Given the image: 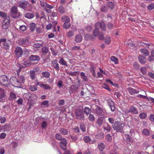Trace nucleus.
<instances>
[{"label": "nucleus", "instance_id": "31", "mask_svg": "<svg viewBox=\"0 0 154 154\" xmlns=\"http://www.w3.org/2000/svg\"><path fill=\"white\" fill-rule=\"evenodd\" d=\"M60 132L64 135H66L68 133L67 130L64 128H61L59 131Z\"/></svg>", "mask_w": 154, "mask_h": 154}, {"label": "nucleus", "instance_id": "40", "mask_svg": "<svg viewBox=\"0 0 154 154\" xmlns=\"http://www.w3.org/2000/svg\"><path fill=\"white\" fill-rule=\"evenodd\" d=\"M100 10L101 12H106L108 10V8L106 6L102 5L100 7Z\"/></svg>", "mask_w": 154, "mask_h": 154}, {"label": "nucleus", "instance_id": "6", "mask_svg": "<svg viewBox=\"0 0 154 154\" xmlns=\"http://www.w3.org/2000/svg\"><path fill=\"white\" fill-rule=\"evenodd\" d=\"M96 108L94 110V113L97 115L98 117L103 116V110L102 108L97 105H95Z\"/></svg>", "mask_w": 154, "mask_h": 154}, {"label": "nucleus", "instance_id": "27", "mask_svg": "<svg viewBox=\"0 0 154 154\" xmlns=\"http://www.w3.org/2000/svg\"><path fill=\"white\" fill-rule=\"evenodd\" d=\"M140 52L141 54L146 57L148 56L149 54V51L146 48L141 49L140 50Z\"/></svg>", "mask_w": 154, "mask_h": 154}, {"label": "nucleus", "instance_id": "44", "mask_svg": "<svg viewBox=\"0 0 154 154\" xmlns=\"http://www.w3.org/2000/svg\"><path fill=\"white\" fill-rule=\"evenodd\" d=\"M36 85H31L29 86V89L31 91H34L37 90V88Z\"/></svg>", "mask_w": 154, "mask_h": 154}, {"label": "nucleus", "instance_id": "4", "mask_svg": "<svg viewBox=\"0 0 154 154\" xmlns=\"http://www.w3.org/2000/svg\"><path fill=\"white\" fill-rule=\"evenodd\" d=\"M40 3V5L48 13H50L51 12L50 9H52L54 7L53 6L48 4L42 1H41Z\"/></svg>", "mask_w": 154, "mask_h": 154}, {"label": "nucleus", "instance_id": "57", "mask_svg": "<svg viewBox=\"0 0 154 154\" xmlns=\"http://www.w3.org/2000/svg\"><path fill=\"white\" fill-rule=\"evenodd\" d=\"M139 117L141 119H144L147 117V115L145 112H142L139 115Z\"/></svg>", "mask_w": 154, "mask_h": 154}, {"label": "nucleus", "instance_id": "51", "mask_svg": "<svg viewBox=\"0 0 154 154\" xmlns=\"http://www.w3.org/2000/svg\"><path fill=\"white\" fill-rule=\"evenodd\" d=\"M56 139L59 140H61L63 137H62L60 133L56 134L55 135Z\"/></svg>", "mask_w": 154, "mask_h": 154}, {"label": "nucleus", "instance_id": "22", "mask_svg": "<svg viewBox=\"0 0 154 154\" xmlns=\"http://www.w3.org/2000/svg\"><path fill=\"white\" fill-rule=\"evenodd\" d=\"M29 58L31 61H38L40 59L39 57L37 55H31Z\"/></svg>", "mask_w": 154, "mask_h": 154}, {"label": "nucleus", "instance_id": "5", "mask_svg": "<svg viewBox=\"0 0 154 154\" xmlns=\"http://www.w3.org/2000/svg\"><path fill=\"white\" fill-rule=\"evenodd\" d=\"M76 118L81 120H83L84 119V116L83 113L82 109H76L75 112Z\"/></svg>", "mask_w": 154, "mask_h": 154}, {"label": "nucleus", "instance_id": "2", "mask_svg": "<svg viewBox=\"0 0 154 154\" xmlns=\"http://www.w3.org/2000/svg\"><path fill=\"white\" fill-rule=\"evenodd\" d=\"M10 82L14 87L20 88L21 86V82L15 76H12L10 79Z\"/></svg>", "mask_w": 154, "mask_h": 154}, {"label": "nucleus", "instance_id": "45", "mask_svg": "<svg viewBox=\"0 0 154 154\" xmlns=\"http://www.w3.org/2000/svg\"><path fill=\"white\" fill-rule=\"evenodd\" d=\"M58 11L59 12L62 14H64L65 12V9L62 5H60L59 7Z\"/></svg>", "mask_w": 154, "mask_h": 154}, {"label": "nucleus", "instance_id": "21", "mask_svg": "<svg viewBox=\"0 0 154 154\" xmlns=\"http://www.w3.org/2000/svg\"><path fill=\"white\" fill-rule=\"evenodd\" d=\"M3 47L6 50H8L9 49L10 45L11 42L9 40L6 41V40L5 42H3Z\"/></svg>", "mask_w": 154, "mask_h": 154}, {"label": "nucleus", "instance_id": "36", "mask_svg": "<svg viewBox=\"0 0 154 154\" xmlns=\"http://www.w3.org/2000/svg\"><path fill=\"white\" fill-rule=\"evenodd\" d=\"M70 21L64 22L63 23V26L64 28L66 29H68L71 26V24L69 23Z\"/></svg>", "mask_w": 154, "mask_h": 154}, {"label": "nucleus", "instance_id": "63", "mask_svg": "<svg viewBox=\"0 0 154 154\" xmlns=\"http://www.w3.org/2000/svg\"><path fill=\"white\" fill-rule=\"evenodd\" d=\"M74 35V32L72 31H69L67 33V36L69 37L72 36Z\"/></svg>", "mask_w": 154, "mask_h": 154}, {"label": "nucleus", "instance_id": "61", "mask_svg": "<svg viewBox=\"0 0 154 154\" xmlns=\"http://www.w3.org/2000/svg\"><path fill=\"white\" fill-rule=\"evenodd\" d=\"M49 103V101L48 100H45L43 101L41 103V105L45 107H47L48 106Z\"/></svg>", "mask_w": 154, "mask_h": 154}, {"label": "nucleus", "instance_id": "19", "mask_svg": "<svg viewBox=\"0 0 154 154\" xmlns=\"http://www.w3.org/2000/svg\"><path fill=\"white\" fill-rule=\"evenodd\" d=\"M128 90L130 94L133 95L135 94H137L139 93V91L135 89H134L131 88H128Z\"/></svg>", "mask_w": 154, "mask_h": 154}, {"label": "nucleus", "instance_id": "39", "mask_svg": "<svg viewBox=\"0 0 154 154\" xmlns=\"http://www.w3.org/2000/svg\"><path fill=\"white\" fill-rule=\"evenodd\" d=\"M17 98L16 95L13 92H11L9 94V100H13Z\"/></svg>", "mask_w": 154, "mask_h": 154}, {"label": "nucleus", "instance_id": "41", "mask_svg": "<svg viewBox=\"0 0 154 154\" xmlns=\"http://www.w3.org/2000/svg\"><path fill=\"white\" fill-rule=\"evenodd\" d=\"M70 137L72 141L73 142H75L78 138V136L74 134L71 135Z\"/></svg>", "mask_w": 154, "mask_h": 154}, {"label": "nucleus", "instance_id": "47", "mask_svg": "<svg viewBox=\"0 0 154 154\" xmlns=\"http://www.w3.org/2000/svg\"><path fill=\"white\" fill-rule=\"evenodd\" d=\"M37 98L38 97L35 94H31V95L30 97V100L34 101L37 100Z\"/></svg>", "mask_w": 154, "mask_h": 154}, {"label": "nucleus", "instance_id": "24", "mask_svg": "<svg viewBox=\"0 0 154 154\" xmlns=\"http://www.w3.org/2000/svg\"><path fill=\"white\" fill-rule=\"evenodd\" d=\"M42 78H44L46 79L49 78L50 76V74L49 72L47 71H43L42 73Z\"/></svg>", "mask_w": 154, "mask_h": 154}, {"label": "nucleus", "instance_id": "16", "mask_svg": "<svg viewBox=\"0 0 154 154\" xmlns=\"http://www.w3.org/2000/svg\"><path fill=\"white\" fill-rule=\"evenodd\" d=\"M108 103L111 111L114 112L115 109L116 107L113 102L111 100L109 99L108 100Z\"/></svg>", "mask_w": 154, "mask_h": 154}, {"label": "nucleus", "instance_id": "29", "mask_svg": "<svg viewBox=\"0 0 154 154\" xmlns=\"http://www.w3.org/2000/svg\"><path fill=\"white\" fill-rule=\"evenodd\" d=\"M61 20L63 22H65L70 21V19L68 16L66 15H64L62 17Z\"/></svg>", "mask_w": 154, "mask_h": 154}, {"label": "nucleus", "instance_id": "53", "mask_svg": "<svg viewBox=\"0 0 154 154\" xmlns=\"http://www.w3.org/2000/svg\"><path fill=\"white\" fill-rule=\"evenodd\" d=\"M111 60L115 64H117L119 63L118 59L114 56H112L111 57Z\"/></svg>", "mask_w": 154, "mask_h": 154}, {"label": "nucleus", "instance_id": "48", "mask_svg": "<svg viewBox=\"0 0 154 154\" xmlns=\"http://www.w3.org/2000/svg\"><path fill=\"white\" fill-rule=\"evenodd\" d=\"M31 94L29 93H25L23 95V98L25 99L28 100V101L30 100V97Z\"/></svg>", "mask_w": 154, "mask_h": 154}, {"label": "nucleus", "instance_id": "23", "mask_svg": "<svg viewBox=\"0 0 154 154\" xmlns=\"http://www.w3.org/2000/svg\"><path fill=\"white\" fill-rule=\"evenodd\" d=\"M59 63L61 65L68 67L67 62L62 57H60V59L59 61Z\"/></svg>", "mask_w": 154, "mask_h": 154}, {"label": "nucleus", "instance_id": "42", "mask_svg": "<svg viewBox=\"0 0 154 154\" xmlns=\"http://www.w3.org/2000/svg\"><path fill=\"white\" fill-rule=\"evenodd\" d=\"M32 46L35 48H39L43 46L42 44H39L37 42H33Z\"/></svg>", "mask_w": 154, "mask_h": 154}, {"label": "nucleus", "instance_id": "50", "mask_svg": "<svg viewBox=\"0 0 154 154\" xmlns=\"http://www.w3.org/2000/svg\"><path fill=\"white\" fill-rule=\"evenodd\" d=\"M42 51L43 53L47 54L49 51L48 48L47 47H44L42 48Z\"/></svg>", "mask_w": 154, "mask_h": 154}, {"label": "nucleus", "instance_id": "17", "mask_svg": "<svg viewBox=\"0 0 154 154\" xmlns=\"http://www.w3.org/2000/svg\"><path fill=\"white\" fill-rule=\"evenodd\" d=\"M103 117L102 116L98 117L97 119V120L96 123L100 127H101L103 124L104 122Z\"/></svg>", "mask_w": 154, "mask_h": 154}, {"label": "nucleus", "instance_id": "32", "mask_svg": "<svg viewBox=\"0 0 154 154\" xmlns=\"http://www.w3.org/2000/svg\"><path fill=\"white\" fill-rule=\"evenodd\" d=\"M98 148L100 151L102 152L105 148V145L102 143H100L98 144Z\"/></svg>", "mask_w": 154, "mask_h": 154}, {"label": "nucleus", "instance_id": "1", "mask_svg": "<svg viewBox=\"0 0 154 154\" xmlns=\"http://www.w3.org/2000/svg\"><path fill=\"white\" fill-rule=\"evenodd\" d=\"M124 126V124L122 123L120 121L116 120L112 125V128L117 132H122L123 131Z\"/></svg>", "mask_w": 154, "mask_h": 154}, {"label": "nucleus", "instance_id": "3", "mask_svg": "<svg viewBox=\"0 0 154 154\" xmlns=\"http://www.w3.org/2000/svg\"><path fill=\"white\" fill-rule=\"evenodd\" d=\"M0 83L2 85L8 86L9 85L8 78L5 75H2L0 76Z\"/></svg>", "mask_w": 154, "mask_h": 154}, {"label": "nucleus", "instance_id": "30", "mask_svg": "<svg viewBox=\"0 0 154 154\" xmlns=\"http://www.w3.org/2000/svg\"><path fill=\"white\" fill-rule=\"evenodd\" d=\"M130 112L133 114H136L138 113V111L137 109L134 106H132L130 108Z\"/></svg>", "mask_w": 154, "mask_h": 154}, {"label": "nucleus", "instance_id": "25", "mask_svg": "<svg viewBox=\"0 0 154 154\" xmlns=\"http://www.w3.org/2000/svg\"><path fill=\"white\" fill-rule=\"evenodd\" d=\"M125 137L126 139V141L128 143H132L133 142V140L132 137L129 135L125 134Z\"/></svg>", "mask_w": 154, "mask_h": 154}, {"label": "nucleus", "instance_id": "64", "mask_svg": "<svg viewBox=\"0 0 154 154\" xmlns=\"http://www.w3.org/2000/svg\"><path fill=\"white\" fill-rule=\"evenodd\" d=\"M106 140L109 142H110L112 140V136L109 134H107L106 137Z\"/></svg>", "mask_w": 154, "mask_h": 154}, {"label": "nucleus", "instance_id": "37", "mask_svg": "<svg viewBox=\"0 0 154 154\" xmlns=\"http://www.w3.org/2000/svg\"><path fill=\"white\" fill-rule=\"evenodd\" d=\"M80 75L81 78L83 81H87L88 80V78L87 76L85 75V73L83 72H81L80 73Z\"/></svg>", "mask_w": 154, "mask_h": 154}, {"label": "nucleus", "instance_id": "58", "mask_svg": "<svg viewBox=\"0 0 154 154\" xmlns=\"http://www.w3.org/2000/svg\"><path fill=\"white\" fill-rule=\"evenodd\" d=\"M100 34L99 32L98 29H94L93 32V35L95 37H97Z\"/></svg>", "mask_w": 154, "mask_h": 154}, {"label": "nucleus", "instance_id": "52", "mask_svg": "<svg viewBox=\"0 0 154 154\" xmlns=\"http://www.w3.org/2000/svg\"><path fill=\"white\" fill-rule=\"evenodd\" d=\"M83 139L84 141L87 143H89L91 141V139L88 136H85L83 138Z\"/></svg>", "mask_w": 154, "mask_h": 154}, {"label": "nucleus", "instance_id": "34", "mask_svg": "<svg viewBox=\"0 0 154 154\" xmlns=\"http://www.w3.org/2000/svg\"><path fill=\"white\" fill-rule=\"evenodd\" d=\"M111 128L109 125L107 123H106L103 127V129L108 132H109Z\"/></svg>", "mask_w": 154, "mask_h": 154}, {"label": "nucleus", "instance_id": "49", "mask_svg": "<svg viewBox=\"0 0 154 154\" xmlns=\"http://www.w3.org/2000/svg\"><path fill=\"white\" fill-rule=\"evenodd\" d=\"M84 112L86 115H88L91 112V109L88 107H85Z\"/></svg>", "mask_w": 154, "mask_h": 154}, {"label": "nucleus", "instance_id": "46", "mask_svg": "<svg viewBox=\"0 0 154 154\" xmlns=\"http://www.w3.org/2000/svg\"><path fill=\"white\" fill-rule=\"evenodd\" d=\"M19 77L20 81H19L21 82V85L22 83H24L25 80V77L23 75H21L18 76Z\"/></svg>", "mask_w": 154, "mask_h": 154}, {"label": "nucleus", "instance_id": "38", "mask_svg": "<svg viewBox=\"0 0 154 154\" xmlns=\"http://www.w3.org/2000/svg\"><path fill=\"white\" fill-rule=\"evenodd\" d=\"M142 134L146 136H148L149 135L150 132L147 129H144L142 131Z\"/></svg>", "mask_w": 154, "mask_h": 154}, {"label": "nucleus", "instance_id": "56", "mask_svg": "<svg viewBox=\"0 0 154 154\" xmlns=\"http://www.w3.org/2000/svg\"><path fill=\"white\" fill-rule=\"evenodd\" d=\"M111 42L110 38L109 36H107L105 39V42L106 44L109 45Z\"/></svg>", "mask_w": 154, "mask_h": 154}, {"label": "nucleus", "instance_id": "59", "mask_svg": "<svg viewBox=\"0 0 154 154\" xmlns=\"http://www.w3.org/2000/svg\"><path fill=\"white\" fill-rule=\"evenodd\" d=\"M80 128L83 132H85L86 131L85 125L83 123H81L80 125Z\"/></svg>", "mask_w": 154, "mask_h": 154}, {"label": "nucleus", "instance_id": "8", "mask_svg": "<svg viewBox=\"0 0 154 154\" xmlns=\"http://www.w3.org/2000/svg\"><path fill=\"white\" fill-rule=\"evenodd\" d=\"M80 81L78 80L77 82L73 85L71 86L69 88V92L70 93H75L80 86Z\"/></svg>", "mask_w": 154, "mask_h": 154}, {"label": "nucleus", "instance_id": "54", "mask_svg": "<svg viewBox=\"0 0 154 154\" xmlns=\"http://www.w3.org/2000/svg\"><path fill=\"white\" fill-rule=\"evenodd\" d=\"M95 67L94 66H92L91 67L90 69L91 72L92 73V75L94 77H96V74L95 73Z\"/></svg>", "mask_w": 154, "mask_h": 154}, {"label": "nucleus", "instance_id": "35", "mask_svg": "<svg viewBox=\"0 0 154 154\" xmlns=\"http://www.w3.org/2000/svg\"><path fill=\"white\" fill-rule=\"evenodd\" d=\"M34 103L35 102L34 101L30 100L28 101L27 104L29 105V107L28 108V110L30 109L31 108V107L33 106Z\"/></svg>", "mask_w": 154, "mask_h": 154}, {"label": "nucleus", "instance_id": "10", "mask_svg": "<svg viewBox=\"0 0 154 154\" xmlns=\"http://www.w3.org/2000/svg\"><path fill=\"white\" fill-rule=\"evenodd\" d=\"M95 27L96 29H101L103 31H105L106 29V27L105 23L103 22H98L95 25Z\"/></svg>", "mask_w": 154, "mask_h": 154}, {"label": "nucleus", "instance_id": "55", "mask_svg": "<svg viewBox=\"0 0 154 154\" xmlns=\"http://www.w3.org/2000/svg\"><path fill=\"white\" fill-rule=\"evenodd\" d=\"M107 6L109 8L111 9H113L114 6L113 3L111 2H107Z\"/></svg>", "mask_w": 154, "mask_h": 154}, {"label": "nucleus", "instance_id": "14", "mask_svg": "<svg viewBox=\"0 0 154 154\" xmlns=\"http://www.w3.org/2000/svg\"><path fill=\"white\" fill-rule=\"evenodd\" d=\"M60 141V144L61 149L64 150H66L67 144L66 140L65 138H63V139Z\"/></svg>", "mask_w": 154, "mask_h": 154}, {"label": "nucleus", "instance_id": "18", "mask_svg": "<svg viewBox=\"0 0 154 154\" xmlns=\"http://www.w3.org/2000/svg\"><path fill=\"white\" fill-rule=\"evenodd\" d=\"M52 63L53 64V66L55 70L59 71L60 68L59 65L57 62V60H54L52 61Z\"/></svg>", "mask_w": 154, "mask_h": 154}, {"label": "nucleus", "instance_id": "26", "mask_svg": "<svg viewBox=\"0 0 154 154\" xmlns=\"http://www.w3.org/2000/svg\"><path fill=\"white\" fill-rule=\"evenodd\" d=\"M138 59L139 62L142 64L145 63L146 61V58L142 56H139L138 57Z\"/></svg>", "mask_w": 154, "mask_h": 154}, {"label": "nucleus", "instance_id": "43", "mask_svg": "<svg viewBox=\"0 0 154 154\" xmlns=\"http://www.w3.org/2000/svg\"><path fill=\"white\" fill-rule=\"evenodd\" d=\"M35 71L34 70H31L30 71V76L32 80H33L35 79Z\"/></svg>", "mask_w": 154, "mask_h": 154}, {"label": "nucleus", "instance_id": "13", "mask_svg": "<svg viewBox=\"0 0 154 154\" xmlns=\"http://www.w3.org/2000/svg\"><path fill=\"white\" fill-rule=\"evenodd\" d=\"M36 85H37L39 86L41 88H42L45 90L50 89L51 88V87L48 85L47 84H43L42 82H37Z\"/></svg>", "mask_w": 154, "mask_h": 154}, {"label": "nucleus", "instance_id": "11", "mask_svg": "<svg viewBox=\"0 0 154 154\" xmlns=\"http://www.w3.org/2000/svg\"><path fill=\"white\" fill-rule=\"evenodd\" d=\"M11 14L14 18H17V8L16 7L13 6L11 9Z\"/></svg>", "mask_w": 154, "mask_h": 154}, {"label": "nucleus", "instance_id": "28", "mask_svg": "<svg viewBox=\"0 0 154 154\" xmlns=\"http://www.w3.org/2000/svg\"><path fill=\"white\" fill-rule=\"evenodd\" d=\"M82 39V37L80 35H77L75 37V40L76 43L80 42Z\"/></svg>", "mask_w": 154, "mask_h": 154}, {"label": "nucleus", "instance_id": "7", "mask_svg": "<svg viewBox=\"0 0 154 154\" xmlns=\"http://www.w3.org/2000/svg\"><path fill=\"white\" fill-rule=\"evenodd\" d=\"M18 43L19 45L24 47L27 46L29 44V40L26 38H21L18 40Z\"/></svg>", "mask_w": 154, "mask_h": 154}, {"label": "nucleus", "instance_id": "20", "mask_svg": "<svg viewBox=\"0 0 154 154\" xmlns=\"http://www.w3.org/2000/svg\"><path fill=\"white\" fill-rule=\"evenodd\" d=\"M35 15L34 13L31 12H27L24 14L25 17L29 19L33 18L35 17Z\"/></svg>", "mask_w": 154, "mask_h": 154}, {"label": "nucleus", "instance_id": "15", "mask_svg": "<svg viewBox=\"0 0 154 154\" xmlns=\"http://www.w3.org/2000/svg\"><path fill=\"white\" fill-rule=\"evenodd\" d=\"M19 7L21 8L25 9L28 4V2L24 0H21L18 2Z\"/></svg>", "mask_w": 154, "mask_h": 154}, {"label": "nucleus", "instance_id": "9", "mask_svg": "<svg viewBox=\"0 0 154 154\" xmlns=\"http://www.w3.org/2000/svg\"><path fill=\"white\" fill-rule=\"evenodd\" d=\"M9 23L10 18L9 17H6L3 19L2 26L3 29L5 30L7 29L9 25Z\"/></svg>", "mask_w": 154, "mask_h": 154}, {"label": "nucleus", "instance_id": "62", "mask_svg": "<svg viewBox=\"0 0 154 154\" xmlns=\"http://www.w3.org/2000/svg\"><path fill=\"white\" fill-rule=\"evenodd\" d=\"M140 71L143 74H145L147 72L146 68L144 67H141L140 69Z\"/></svg>", "mask_w": 154, "mask_h": 154}, {"label": "nucleus", "instance_id": "60", "mask_svg": "<svg viewBox=\"0 0 154 154\" xmlns=\"http://www.w3.org/2000/svg\"><path fill=\"white\" fill-rule=\"evenodd\" d=\"M88 119L90 121L93 122L94 121L95 118L94 115L91 114H90L89 116Z\"/></svg>", "mask_w": 154, "mask_h": 154}, {"label": "nucleus", "instance_id": "12", "mask_svg": "<svg viewBox=\"0 0 154 154\" xmlns=\"http://www.w3.org/2000/svg\"><path fill=\"white\" fill-rule=\"evenodd\" d=\"M16 57L19 58L22 56L23 54V51L20 47H17L14 51Z\"/></svg>", "mask_w": 154, "mask_h": 154}, {"label": "nucleus", "instance_id": "33", "mask_svg": "<svg viewBox=\"0 0 154 154\" xmlns=\"http://www.w3.org/2000/svg\"><path fill=\"white\" fill-rule=\"evenodd\" d=\"M29 28L31 32L33 31L36 28V25L34 23H30L29 25Z\"/></svg>", "mask_w": 154, "mask_h": 154}]
</instances>
